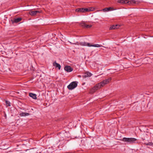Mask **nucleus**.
<instances>
[{
	"mask_svg": "<svg viewBox=\"0 0 153 153\" xmlns=\"http://www.w3.org/2000/svg\"><path fill=\"white\" fill-rule=\"evenodd\" d=\"M77 83L76 82H73L67 86L68 88L70 90H72L77 86Z\"/></svg>",
	"mask_w": 153,
	"mask_h": 153,
	"instance_id": "4",
	"label": "nucleus"
},
{
	"mask_svg": "<svg viewBox=\"0 0 153 153\" xmlns=\"http://www.w3.org/2000/svg\"><path fill=\"white\" fill-rule=\"evenodd\" d=\"M137 1L134 0H118L117 2L121 4H128L129 5L136 3Z\"/></svg>",
	"mask_w": 153,
	"mask_h": 153,
	"instance_id": "3",
	"label": "nucleus"
},
{
	"mask_svg": "<svg viewBox=\"0 0 153 153\" xmlns=\"http://www.w3.org/2000/svg\"><path fill=\"white\" fill-rule=\"evenodd\" d=\"M41 10H31L29 12V13L30 15L32 16L35 15L36 14L41 13Z\"/></svg>",
	"mask_w": 153,
	"mask_h": 153,
	"instance_id": "5",
	"label": "nucleus"
},
{
	"mask_svg": "<svg viewBox=\"0 0 153 153\" xmlns=\"http://www.w3.org/2000/svg\"><path fill=\"white\" fill-rule=\"evenodd\" d=\"M64 70L68 72L72 71L73 69L70 66H66L64 68Z\"/></svg>",
	"mask_w": 153,
	"mask_h": 153,
	"instance_id": "7",
	"label": "nucleus"
},
{
	"mask_svg": "<svg viewBox=\"0 0 153 153\" xmlns=\"http://www.w3.org/2000/svg\"><path fill=\"white\" fill-rule=\"evenodd\" d=\"M92 74L90 72H86L84 73L83 75V77L86 78L88 77H90L91 76Z\"/></svg>",
	"mask_w": 153,
	"mask_h": 153,
	"instance_id": "9",
	"label": "nucleus"
},
{
	"mask_svg": "<svg viewBox=\"0 0 153 153\" xmlns=\"http://www.w3.org/2000/svg\"><path fill=\"white\" fill-rule=\"evenodd\" d=\"M70 43L71 44H75L76 45H80V42H76L75 43H73L71 42H70Z\"/></svg>",
	"mask_w": 153,
	"mask_h": 153,
	"instance_id": "20",
	"label": "nucleus"
},
{
	"mask_svg": "<svg viewBox=\"0 0 153 153\" xmlns=\"http://www.w3.org/2000/svg\"><path fill=\"white\" fill-rule=\"evenodd\" d=\"M30 114L27 112H22L19 114V115L21 117H25L26 116H28Z\"/></svg>",
	"mask_w": 153,
	"mask_h": 153,
	"instance_id": "14",
	"label": "nucleus"
},
{
	"mask_svg": "<svg viewBox=\"0 0 153 153\" xmlns=\"http://www.w3.org/2000/svg\"><path fill=\"white\" fill-rule=\"evenodd\" d=\"M29 96L34 99H36L37 98L36 95L32 93H29Z\"/></svg>",
	"mask_w": 153,
	"mask_h": 153,
	"instance_id": "16",
	"label": "nucleus"
},
{
	"mask_svg": "<svg viewBox=\"0 0 153 153\" xmlns=\"http://www.w3.org/2000/svg\"><path fill=\"white\" fill-rule=\"evenodd\" d=\"M153 144V143H152L151 142H149L147 143L146 144V145H149V146H151Z\"/></svg>",
	"mask_w": 153,
	"mask_h": 153,
	"instance_id": "21",
	"label": "nucleus"
},
{
	"mask_svg": "<svg viewBox=\"0 0 153 153\" xmlns=\"http://www.w3.org/2000/svg\"><path fill=\"white\" fill-rule=\"evenodd\" d=\"M81 26L82 27H85L86 28H88L91 27H92V25H87L85 22H82L80 24Z\"/></svg>",
	"mask_w": 153,
	"mask_h": 153,
	"instance_id": "6",
	"label": "nucleus"
},
{
	"mask_svg": "<svg viewBox=\"0 0 153 153\" xmlns=\"http://www.w3.org/2000/svg\"><path fill=\"white\" fill-rule=\"evenodd\" d=\"M111 79V78L110 77L97 84L91 90V93H92L95 92L98 89L103 87L105 85L108 83Z\"/></svg>",
	"mask_w": 153,
	"mask_h": 153,
	"instance_id": "1",
	"label": "nucleus"
},
{
	"mask_svg": "<svg viewBox=\"0 0 153 153\" xmlns=\"http://www.w3.org/2000/svg\"><path fill=\"white\" fill-rule=\"evenodd\" d=\"M130 144H132L136 143L137 140L136 139L134 138H130Z\"/></svg>",
	"mask_w": 153,
	"mask_h": 153,
	"instance_id": "12",
	"label": "nucleus"
},
{
	"mask_svg": "<svg viewBox=\"0 0 153 153\" xmlns=\"http://www.w3.org/2000/svg\"><path fill=\"white\" fill-rule=\"evenodd\" d=\"M114 9L113 8L111 7H109L108 8H105L103 9V10L104 12H107L110 10H112Z\"/></svg>",
	"mask_w": 153,
	"mask_h": 153,
	"instance_id": "17",
	"label": "nucleus"
},
{
	"mask_svg": "<svg viewBox=\"0 0 153 153\" xmlns=\"http://www.w3.org/2000/svg\"><path fill=\"white\" fill-rule=\"evenodd\" d=\"M94 9L92 7L89 8H79L76 9V11L78 12L85 13L86 12L92 11Z\"/></svg>",
	"mask_w": 153,
	"mask_h": 153,
	"instance_id": "2",
	"label": "nucleus"
},
{
	"mask_svg": "<svg viewBox=\"0 0 153 153\" xmlns=\"http://www.w3.org/2000/svg\"><path fill=\"white\" fill-rule=\"evenodd\" d=\"M120 26V25H113L111 26L110 28V30H112V29H117L119 28V27Z\"/></svg>",
	"mask_w": 153,
	"mask_h": 153,
	"instance_id": "13",
	"label": "nucleus"
},
{
	"mask_svg": "<svg viewBox=\"0 0 153 153\" xmlns=\"http://www.w3.org/2000/svg\"><path fill=\"white\" fill-rule=\"evenodd\" d=\"M102 45H99L98 44H96L95 45H91L90 44L89 47H102Z\"/></svg>",
	"mask_w": 153,
	"mask_h": 153,
	"instance_id": "18",
	"label": "nucleus"
},
{
	"mask_svg": "<svg viewBox=\"0 0 153 153\" xmlns=\"http://www.w3.org/2000/svg\"><path fill=\"white\" fill-rule=\"evenodd\" d=\"M22 19L20 18H15L13 19H12L11 21L13 23H17L20 22L22 20Z\"/></svg>",
	"mask_w": 153,
	"mask_h": 153,
	"instance_id": "8",
	"label": "nucleus"
},
{
	"mask_svg": "<svg viewBox=\"0 0 153 153\" xmlns=\"http://www.w3.org/2000/svg\"><path fill=\"white\" fill-rule=\"evenodd\" d=\"M130 138L124 137L123 138L122 141L130 144Z\"/></svg>",
	"mask_w": 153,
	"mask_h": 153,
	"instance_id": "15",
	"label": "nucleus"
},
{
	"mask_svg": "<svg viewBox=\"0 0 153 153\" xmlns=\"http://www.w3.org/2000/svg\"><path fill=\"white\" fill-rule=\"evenodd\" d=\"M90 43L85 42H80V45L82 46H90Z\"/></svg>",
	"mask_w": 153,
	"mask_h": 153,
	"instance_id": "10",
	"label": "nucleus"
},
{
	"mask_svg": "<svg viewBox=\"0 0 153 153\" xmlns=\"http://www.w3.org/2000/svg\"><path fill=\"white\" fill-rule=\"evenodd\" d=\"M5 102L7 106H10V102L7 100H6Z\"/></svg>",
	"mask_w": 153,
	"mask_h": 153,
	"instance_id": "19",
	"label": "nucleus"
},
{
	"mask_svg": "<svg viewBox=\"0 0 153 153\" xmlns=\"http://www.w3.org/2000/svg\"><path fill=\"white\" fill-rule=\"evenodd\" d=\"M53 65L55 66L56 68H58L59 70L61 68L60 65L58 63H57L56 62H54L53 63Z\"/></svg>",
	"mask_w": 153,
	"mask_h": 153,
	"instance_id": "11",
	"label": "nucleus"
}]
</instances>
